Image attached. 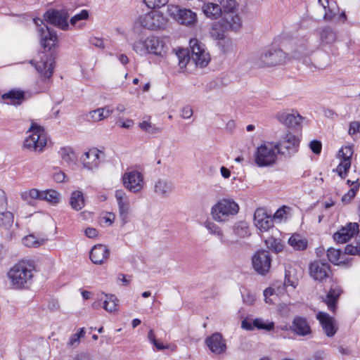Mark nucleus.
Instances as JSON below:
<instances>
[{
	"instance_id": "1",
	"label": "nucleus",
	"mask_w": 360,
	"mask_h": 360,
	"mask_svg": "<svg viewBox=\"0 0 360 360\" xmlns=\"http://www.w3.org/2000/svg\"><path fill=\"white\" fill-rule=\"evenodd\" d=\"M34 264L31 261H20L10 269L8 278L14 288H27L32 281Z\"/></svg>"
},
{
	"instance_id": "2",
	"label": "nucleus",
	"mask_w": 360,
	"mask_h": 360,
	"mask_svg": "<svg viewBox=\"0 0 360 360\" xmlns=\"http://www.w3.org/2000/svg\"><path fill=\"white\" fill-rule=\"evenodd\" d=\"M288 55L280 49H264L255 59V64L259 68L273 67L284 63Z\"/></svg>"
},
{
	"instance_id": "3",
	"label": "nucleus",
	"mask_w": 360,
	"mask_h": 360,
	"mask_svg": "<svg viewBox=\"0 0 360 360\" xmlns=\"http://www.w3.org/2000/svg\"><path fill=\"white\" fill-rule=\"evenodd\" d=\"M238 211L239 206L234 200L224 198L212 207L211 214L215 221L225 222L235 216Z\"/></svg>"
},
{
	"instance_id": "4",
	"label": "nucleus",
	"mask_w": 360,
	"mask_h": 360,
	"mask_svg": "<svg viewBox=\"0 0 360 360\" xmlns=\"http://www.w3.org/2000/svg\"><path fill=\"white\" fill-rule=\"evenodd\" d=\"M29 132L31 134L25 140L23 146L25 148L41 151L46 145V134L44 129L36 123H32Z\"/></svg>"
},
{
	"instance_id": "5",
	"label": "nucleus",
	"mask_w": 360,
	"mask_h": 360,
	"mask_svg": "<svg viewBox=\"0 0 360 360\" xmlns=\"http://www.w3.org/2000/svg\"><path fill=\"white\" fill-rule=\"evenodd\" d=\"M277 153L275 143H264L257 149L255 162L259 167L271 165L275 162Z\"/></svg>"
},
{
	"instance_id": "6",
	"label": "nucleus",
	"mask_w": 360,
	"mask_h": 360,
	"mask_svg": "<svg viewBox=\"0 0 360 360\" xmlns=\"http://www.w3.org/2000/svg\"><path fill=\"white\" fill-rule=\"evenodd\" d=\"M189 46L191 51V60L196 66L205 67L210 60V56L209 53L205 51V44L194 38L190 39Z\"/></svg>"
},
{
	"instance_id": "7",
	"label": "nucleus",
	"mask_w": 360,
	"mask_h": 360,
	"mask_svg": "<svg viewBox=\"0 0 360 360\" xmlns=\"http://www.w3.org/2000/svg\"><path fill=\"white\" fill-rule=\"evenodd\" d=\"M34 21L37 25H39V22H40L41 25H44L43 27L38 28L41 46L44 51H51L56 46L58 41L56 32L47 25H44L42 20L38 18L34 19Z\"/></svg>"
},
{
	"instance_id": "8",
	"label": "nucleus",
	"mask_w": 360,
	"mask_h": 360,
	"mask_svg": "<svg viewBox=\"0 0 360 360\" xmlns=\"http://www.w3.org/2000/svg\"><path fill=\"white\" fill-rule=\"evenodd\" d=\"M166 18L157 11L145 13L139 16L136 20V23L148 30L160 29L166 25Z\"/></svg>"
},
{
	"instance_id": "9",
	"label": "nucleus",
	"mask_w": 360,
	"mask_h": 360,
	"mask_svg": "<svg viewBox=\"0 0 360 360\" xmlns=\"http://www.w3.org/2000/svg\"><path fill=\"white\" fill-rule=\"evenodd\" d=\"M300 139L291 132L286 133L281 140L275 143L277 153L291 155L298 150Z\"/></svg>"
},
{
	"instance_id": "10",
	"label": "nucleus",
	"mask_w": 360,
	"mask_h": 360,
	"mask_svg": "<svg viewBox=\"0 0 360 360\" xmlns=\"http://www.w3.org/2000/svg\"><path fill=\"white\" fill-rule=\"evenodd\" d=\"M271 263V257L267 250H259L252 257L253 269L258 274L262 276H265L269 272Z\"/></svg>"
},
{
	"instance_id": "11",
	"label": "nucleus",
	"mask_w": 360,
	"mask_h": 360,
	"mask_svg": "<svg viewBox=\"0 0 360 360\" xmlns=\"http://www.w3.org/2000/svg\"><path fill=\"white\" fill-rule=\"evenodd\" d=\"M274 117L280 124L291 129L300 126L303 120V117L298 112L293 110H283L278 111L274 115Z\"/></svg>"
},
{
	"instance_id": "12",
	"label": "nucleus",
	"mask_w": 360,
	"mask_h": 360,
	"mask_svg": "<svg viewBox=\"0 0 360 360\" xmlns=\"http://www.w3.org/2000/svg\"><path fill=\"white\" fill-rule=\"evenodd\" d=\"M169 12L174 18L185 25H193L197 22V15L191 9L181 8L179 6H172L169 8Z\"/></svg>"
},
{
	"instance_id": "13",
	"label": "nucleus",
	"mask_w": 360,
	"mask_h": 360,
	"mask_svg": "<svg viewBox=\"0 0 360 360\" xmlns=\"http://www.w3.org/2000/svg\"><path fill=\"white\" fill-rule=\"evenodd\" d=\"M45 20L63 30H68L69 25L68 22V14L65 10H48L44 15Z\"/></svg>"
},
{
	"instance_id": "14",
	"label": "nucleus",
	"mask_w": 360,
	"mask_h": 360,
	"mask_svg": "<svg viewBox=\"0 0 360 360\" xmlns=\"http://www.w3.org/2000/svg\"><path fill=\"white\" fill-rule=\"evenodd\" d=\"M124 186L129 191L137 193L143 187V176L136 170L125 172L122 176Z\"/></svg>"
},
{
	"instance_id": "15",
	"label": "nucleus",
	"mask_w": 360,
	"mask_h": 360,
	"mask_svg": "<svg viewBox=\"0 0 360 360\" xmlns=\"http://www.w3.org/2000/svg\"><path fill=\"white\" fill-rule=\"evenodd\" d=\"M330 272V265L322 260H316L309 265V274L316 281H323Z\"/></svg>"
},
{
	"instance_id": "16",
	"label": "nucleus",
	"mask_w": 360,
	"mask_h": 360,
	"mask_svg": "<svg viewBox=\"0 0 360 360\" xmlns=\"http://www.w3.org/2000/svg\"><path fill=\"white\" fill-rule=\"evenodd\" d=\"M359 231L357 223H349L334 233L333 239L337 243H345L354 237Z\"/></svg>"
},
{
	"instance_id": "17",
	"label": "nucleus",
	"mask_w": 360,
	"mask_h": 360,
	"mask_svg": "<svg viewBox=\"0 0 360 360\" xmlns=\"http://www.w3.org/2000/svg\"><path fill=\"white\" fill-rule=\"evenodd\" d=\"M205 344L210 351L216 354L224 353L227 348L225 340L219 333H215L207 338Z\"/></svg>"
},
{
	"instance_id": "18",
	"label": "nucleus",
	"mask_w": 360,
	"mask_h": 360,
	"mask_svg": "<svg viewBox=\"0 0 360 360\" xmlns=\"http://www.w3.org/2000/svg\"><path fill=\"white\" fill-rule=\"evenodd\" d=\"M254 223L261 231H266L273 226V219L262 208L255 210Z\"/></svg>"
},
{
	"instance_id": "19",
	"label": "nucleus",
	"mask_w": 360,
	"mask_h": 360,
	"mask_svg": "<svg viewBox=\"0 0 360 360\" xmlns=\"http://www.w3.org/2000/svg\"><path fill=\"white\" fill-rule=\"evenodd\" d=\"M290 330L300 336H306L311 333V327L307 319L299 316L293 319Z\"/></svg>"
},
{
	"instance_id": "20",
	"label": "nucleus",
	"mask_w": 360,
	"mask_h": 360,
	"mask_svg": "<svg viewBox=\"0 0 360 360\" xmlns=\"http://www.w3.org/2000/svg\"><path fill=\"white\" fill-rule=\"evenodd\" d=\"M35 68L44 79H50L54 68V59L52 56L46 57V60L41 57V60L36 63Z\"/></svg>"
},
{
	"instance_id": "21",
	"label": "nucleus",
	"mask_w": 360,
	"mask_h": 360,
	"mask_svg": "<svg viewBox=\"0 0 360 360\" xmlns=\"http://www.w3.org/2000/svg\"><path fill=\"white\" fill-rule=\"evenodd\" d=\"M316 319L320 322L326 335L328 337H333L336 333L333 319L328 314L319 311L316 314Z\"/></svg>"
},
{
	"instance_id": "22",
	"label": "nucleus",
	"mask_w": 360,
	"mask_h": 360,
	"mask_svg": "<svg viewBox=\"0 0 360 360\" xmlns=\"http://www.w3.org/2000/svg\"><path fill=\"white\" fill-rule=\"evenodd\" d=\"M109 256V250L105 245L98 244L90 252V259L94 264H101Z\"/></svg>"
},
{
	"instance_id": "23",
	"label": "nucleus",
	"mask_w": 360,
	"mask_h": 360,
	"mask_svg": "<svg viewBox=\"0 0 360 360\" xmlns=\"http://www.w3.org/2000/svg\"><path fill=\"white\" fill-rule=\"evenodd\" d=\"M1 100L8 105H19L25 101L24 91L12 89L1 95Z\"/></svg>"
},
{
	"instance_id": "24",
	"label": "nucleus",
	"mask_w": 360,
	"mask_h": 360,
	"mask_svg": "<svg viewBox=\"0 0 360 360\" xmlns=\"http://www.w3.org/2000/svg\"><path fill=\"white\" fill-rule=\"evenodd\" d=\"M341 293L342 290L337 285H333L326 295V297L323 299V302L326 304L330 311H335L337 302Z\"/></svg>"
},
{
	"instance_id": "25",
	"label": "nucleus",
	"mask_w": 360,
	"mask_h": 360,
	"mask_svg": "<svg viewBox=\"0 0 360 360\" xmlns=\"http://www.w3.org/2000/svg\"><path fill=\"white\" fill-rule=\"evenodd\" d=\"M146 47L148 53L161 55L164 51L165 44L160 38L150 36L146 38Z\"/></svg>"
},
{
	"instance_id": "26",
	"label": "nucleus",
	"mask_w": 360,
	"mask_h": 360,
	"mask_svg": "<svg viewBox=\"0 0 360 360\" xmlns=\"http://www.w3.org/2000/svg\"><path fill=\"white\" fill-rule=\"evenodd\" d=\"M174 185L171 181L158 179L154 186V191L162 197H167L173 191Z\"/></svg>"
},
{
	"instance_id": "27",
	"label": "nucleus",
	"mask_w": 360,
	"mask_h": 360,
	"mask_svg": "<svg viewBox=\"0 0 360 360\" xmlns=\"http://www.w3.org/2000/svg\"><path fill=\"white\" fill-rule=\"evenodd\" d=\"M99 151L96 149L89 150L85 153L84 157L82 158L84 167L89 169L97 167L98 165Z\"/></svg>"
},
{
	"instance_id": "28",
	"label": "nucleus",
	"mask_w": 360,
	"mask_h": 360,
	"mask_svg": "<svg viewBox=\"0 0 360 360\" xmlns=\"http://www.w3.org/2000/svg\"><path fill=\"white\" fill-rule=\"evenodd\" d=\"M241 20L238 14L234 13L226 14L224 17V27L233 31L238 30L241 27Z\"/></svg>"
},
{
	"instance_id": "29",
	"label": "nucleus",
	"mask_w": 360,
	"mask_h": 360,
	"mask_svg": "<svg viewBox=\"0 0 360 360\" xmlns=\"http://www.w3.org/2000/svg\"><path fill=\"white\" fill-rule=\"evenodd\" d=\"M70 205L73 210H81L85 206L83 193L79 191H73L70 196Z\"/></svg>"
},
{
	"instance_id": "30",
	"label": "nucleus",
	"mask_w": 360,
	"mask_h": 360,
	"mask_svg": "<svg viewBox=\"0 0 360 360\" xmlns=\"http://www.w3.org/2000/svg\"><path fill=\"white\" fill-rule=\"evenodd\" d=\"M202 11L206 16L212 19L218 18L222 13L220 5L214 3L205 4Z\"/></svg>"
},
{
	"instance_id": "31",
	"label": "nucleus",
	"mask_w": 360,
	"mask_h": 360,
	"mask_svg": "<svg viewBox=\"0 0 360 360\" xmlns=\"http://www.w3.org/2000/svg\"><path fill=\"white\" fill-rule=\"evenodd\" d=\"M320 39L323 44H333L337 39L336 32L330 27H323L319 32Z\"/></svg>"
},
{
	"instance_id": "32",
	"label": "nucleus",
	"mask_w": 360,
	"mask_h": 360,
	"mask_svg": "<svg viewBox=\"0 0 360 360\" xmlns=\"http://www.w3.org/2000/svg\"><path fill=\"white\" fill-rule=\"evenodd\" d=\"M105 299L103 302V309L110 312L112 313L118 309V299L114 295H105Z\"/></svg>"
},
{
	"instance_id": "33",
	"label": "nucleus",
	"mask_w": 360,
	"mask_h": 360,
	"mask_svg": "<svg viewBox=\"0 0 360 360\" xmlns=\"http://www.w3.org/2000/svg\"><path fill=\"white\" fill-rule=\"evenodd\" d=\"M288 243L296 250H303L307 247V240L299 234H293L289 238Z\"/></svg>"
},
{
	"instance_id": "34",
	"label": "nucleus",
	"mask_w": 360,
	"mask_h": 360,
	"mask_svg": "<svg viewBox=\"0 0 360 360\" xmlns=\"http://www.w3.org/2000/svg\"><path fill=\"white\" fill-rule=\"evenodd\" d=\"M233 233L239 238H245L250 235V231L248 224L241 221L236 223L233 226Z\"/></svg>"
},
{
	"instance_id": "35",
	"label": "nucleus",
	"mask_w": 360,
	"mask_h": 360,
	"mask_svg": "<svg viewBox=\"0 0 360 360\" xmlns=\"http://www.w3.org/2000/svg\"><path fill=\"white\" fill-rule=\"evenodd\" d=\"M204 225L211 234L217 236L222 243L227 244V241L224 239L223 231L216 224L207 220Z\"/></svg>"
},
{
	"instance_id": "36",
	"label": "nucleus",
	"mask_w": 360,
	"mask_h": 360,
	"mask_svg": "<svg viewBox=\"0 0 360 360\" xmlns=\"http://www.w3.org/2000/svg\"><path fill=\"white\" fill-rule=\"evenodd\" d=\"M52 205H56L60 200V195L55 190H47L42 191V199Z\"/></svg>"
},
{
	"instance_id": "37",
	"label": "nucleus",
	"mask_w": 360,
	"mask_h": 360,
	"mask_svg": "<svg viewBox=\"0 0 360 360\" xmlns=\"http://www.w3.org/2000/svg\"><path fill=\"white\" fill-rule=\"evenodd\" d=\"M252 323H254L255 328H256L258 330L271 331L275 328V324L273 321H269L268 320L265 321L261 318L255 319L252 321Z\"/></svg>"
},
{
	"instance_id": "38",
	"label": "nucleus",
	"mask_w": 360,
	"mask_h": 360,
	"mask_svg": "<svg viewBox=\"0 0 360 360\" xmlns=\"http://www.w3.org/2000/svg\"><path fill=\"white\" fill-rule=\"evenodd\" d=\"M58 153L62 160L68 164L76 161V155L70 147H63Z\"/></svg>"
},
{
	"instance_id": "39",
	"label": "nucleus",
	"mask_w": 360,
	"mask_h": 360,
	"mask_svg": "<svg viewBox=\"0 0 360 360\" xmlns=\"http://www.w3.org/2000/svg\"><path fill=\"white\" fill-rule=\"evenodd\" d=\"M265 244L269 249L276 253L281 252L283 249L281 240L274 237H269L266 239Z\"/></svg>"
},
{
	"instance_id": "40",
	"label": "nucleus",
	"mask_w": 360,
	"mask_h": 360,
	"mask_svg": "<svg viewBox=\"0 0 360 360\" xmlns=\"http://www.w3.org/2000/svg\"><path fill=\"white\" fill-rule=\"evenodd\" d=\"M22 241L25 245H26L27 247L37 248L41 245H44L46 241V239H38L34 235H29L24 237Z\"/></svg>"
},
{
	"instance_id": "41",
	"label": "nucleus",
	"mask_w": 360,
	"mask_h": 360,
	"mask_svg": "<svg viewBox=\"0 0 360 360\" xmlns=\"http://www.w3.org/2000/svg\"><path fill=\"white\" fill-rule=\"evenodd\" d=\"M221 8V12L226 14L234 13L237 8L236 0H218Z\"/></svg>"
},
{
	"instance_id": "42",
	"label": "nucleus",
	"mask_w": 360,
	"mask_h": 360,
	"mask_svg": "<svg viewBox=\"0 0 360 360\" xmlns=\"http://www.w3.org/2000/svg\"><path fill=\"white\" fill-rule=\"evenodd\" d=\"M351 167V160L349 159H342L341 162L335 169L338 175L342 178L345 179L347 176V172Z\"/></svg>"
},
{
	"instance_id": "43",
	"label": "nucleus",
	"mask_w": 360,
	"mask_h": 360,
	"mask_svg": "<svg viewBox=\"0 0 360 360\" xmlns=\"http://www.w3.org/2000/svg\"><path fill=\"white\" fill-rule=\"evenodd\" d=\"M176 56L178 59L179 65L181 69L186 68V65L191 60L187 49H179L178 51H176Z\"/></svg>"
},
{
	"instance_id": "44",
	"label": "nucleus",
	"mask_w": 360,
	"mask_h": 360,
	"mask_svg": "<svg viewBox=\"0 0 360 360\" xmlns=\"http://www.w3.org/2000/svg\"><path fill=\"white\" fill-rule=\"evenodd\" d=\"M13 223V214L11 212L0 210V226L9 229Z\"/></svg>"
},
{
	"instance_id": "45",
	"label": "nucleus",
	"mask_w": 360,
	"mask_h": 360,
	"mask_svg": "<svg viewBox=\"0 0 360 360\" xmlns=\"http://www.w3.org/2000/svg\"><path fill=\"white\" fill-rule=\"evenodd\" d=\"M86 334V331L84 328H81L79 329V331L73 335H72L69 339L68 342V347H75L79 345L80 342V339L84 338Z\"/></svg>"
},
{
	"instance_id": "46",
	"label": "nucleus",
	"mask_w": 360,
	"mask_h": 360,
	"mask_svg": "<svg viewBox=\"0 0 360 360\" xmlns=\"http://www.w3.org/2000/svg\"><path fill=\"white\" fill-rule=\"evenodd\" d=\"M340 255L341 251L338 249L330 248L327 250L328 260L334 264H338L341 262V261H340Z\"/></svg>"
},
{
	"instance_id": "47",
	"label": "nucleus",
	"mask_w": 360,
	"mask_h": 360,
	"mask_svg": "<svg viewBox=\"0 0 360 360\" xmlns=\"http://www.w3.org/2000/svg\"><path fill=\"white\" fill-rule=\"evenodd\" d=\"M133 50L139 55H146L148 53L146 47V39L135 41L133 44Z\"/></svg>"
},
{
	"instance_id": "48",
	"label": "nucleus",
	"mask_w": 360,
	"mask_h": 360,
	"mask_svg": "<svg viewBox=\"0 0 360 360\" xmlns=\"http://www.w3.org/2000/svg\"><path fill=\"white\" fill-rule=\"evenodd\" d=\"M119 214L122 222V224H125L129 221V214L130 212V205H120L118 206Z\"/></svg>"
},
{
	"instance_id": "49",
	"label": "nucleus",
	"mask_w": 360,
	"mask_h": 360,
	"mask_svg": "<svg viewBox=\"0 0 360 360\" xmlns=\"http://www.w3.org/2000/svg\"><path fill=\"white\" fill-rule=\"evenodd\" d=\"M115 196L118 206L129 205V198L122 190H117Z\"/></svg>"
},
{
	"instance_id": "50",
	"label": "nucleus",
	"mask_w": 360,
	"mask_h": 360,
	"mask_svg": "<svg viewBox=\"0 0 360 360\" xmlns=\"http://www.w3.org/2000/svg\"><path fill=\"white\" fill-rule=\"evenodd\" d=\"M358 189H359V185H356L353 188H350L348 191V192L342 197V199H341L342 202L344 204L349 203L351 202V200L356 195V191H358Z\"/></svg>"
},
{
	"instance_id": "51",
	"label": "nucleus",
	"mask_w": 360,
	"mask_h": 360,
	"mask_svg": "<svg viewBox=\"0 0 360 360\" xmlns=\"http://www.w3.org/2000/svg\"><path fill=\"white\" fill-rule=\"evenodd\" d=\"M146 5L150 8H158L165 6L168 0H143Z\"/></svg>"
},
{
	"instance_id": "52",
	"label": "nucleus",
	"mask_w": 360,
	"mask_h": 360,
	"mask_svg": "<svg viewBox=\"0 0 360 360\" xmlns=\"http://www.w3.org/2000/svg\"><path fill=\"white\" fill-rule=\"evenodd\" d=\"M345 253L351 255H360V242H357L356 245H347L345 248Z\"/></svg>"
},
{
	"instance_id": "53",
	"label": "nucleus",
	"mask_w": 360,
	"mask_h": 360,
	"mask_svg": "<svg viewBox=\"0 0 360 360\" xmlns=\"http://www.w3.org/2000/svg\"><path fill=\"white\" fill-rule=\"evenodd\" d=\"M353 155V149L350 146H346L342 147V148L339 150L338 155L342 158V159H349L351 160V158Z\"/></svg>"
},
{
	"instance_id": "54",
	"label": "nucleus",
	"mask_w": 360,
	"mask_h": 360,
	"mask_svg": "<svg viewBox=\"0 0 360 360\" xmlns=\"http://www.w3.org/2000/svg\"><path fill=\"white\" fill-rule=\"evenodd\" d=\"M88 17L89 12L86 10H82L79 13L75 15L70 18V23L75 26L78 21L87 19Z\"/></svg>"
},
{
	"instance_id": "55",
	"label": "nucleus",
	"mask_w": 360,
	"mask_h": 360,
	"mask_svg": "<svg viewBox=\"0 0 360 360\" xmlns=\"http://www.w3.org/2000/svg\"><path fill=\"white\" fill-rule=\"evenodd\" d=\"M102 110L99 108L92 110L89 112V118L94 122H98L103 120V115L102 114Z\"/></svg>"
},
{
	"instance_id": "56",
	"label": "nucleus",
	"mask_w": 360,
	"mask_h": 360,
	"mask_svg": "<svg viewBox=\"0 0 360 360\" xmlns=\"http://www.w3.org/2000/svg\"><path fill=\"white\" fill-rule=\"evenodd\" d=\"M115 216L112 212H107L101 218V223H103L105 226H110L115 221Z\"/></svg>"
},
{
	"instance_id": "57",
	"label": "nucleus",
	"mask_w": 360,
	"mask_h": 360,
	"mask_svg": "<svg viewBox=\"0 0 360 360\" xmlns=\"http://www.w3.org/2000/svg\"><path fill=\"white\" fill-rule=\"evenodd\" d=\"M309 148L315 154H319L321 151L322 145L321 141L313 140L309 143Z\"/></svg>"
},
{
	"instance_id": "58",
	"label": "nucleus",
	"mask_w": 360,
	"mask_h": 360,
	"mask_svg": "<svg viewBox=\"0 0 360 360\" xmlns=\"http://www.w3.org/2000/svg\"><path fill=\"white\" fill-rule=\"evenodd\" d=\"M211 35L216 39H222L224 37L223 31L221 30L219 26L217 25L212 27Z\"/></svg>"
},
{
	"instance_id": "59",
	"label": "nucleus",
	"mask_w": 360,
	"mask_h": 360,
	"mask_svg": "<svg viewBox=\"0 0 360 360\" xmlns=\"http://www.w3.org/2000/svg\"><path fill=\"white\" fill-rule=\"evenodd\" d=\"M241 328L244 330L252 331L255 329V326L254 323H252V321H251V320L245 319L242 321Z\"/></svg>"
},
{
	"instance_id": "60",
	"label": "nucleus",
	"mask_w": 360,
	"mask_h": 360,
	"mask_svg": "<svg viewBox=\"0 0 360 360\" xmlns=\"http://www.w3.org/2000/svg\"><path fill=\"white\" fill-rule=\"evenodd\" d=\"M193 109L191 106H184L181 110V117L184 119H188L193 115Z\"/></svg>"
},
{
	"instance_id": "61",
	"label": "nucleus",
	"mask_w": 360,
	"mask_h": 360,
	"mask_svg": "<svg viewBox=\"0 0 360 360\" xmlns=\"http://www.w3.org/2000/svg\"><path fill=\"white\" fill-rule=\"evenodd\" d=\"M356 132H360V123L359 122H352L349 124V134L354 135Z\"/></svg>"
},
{
	"instance_id": "62",
	"label": "nucleus",
	"mask_w": 360,
	"mask_h": 360,
	"mask_svg": "<svg viewBox=\"0 0 360 360\" xmlns=\"http://www.w3.org/2000/svg\"><path fill=\"white\" fill-rule=\"evenodd\" d=\"M29 195L32 199H42V191H40L37 189L32 188L29 191Z\"/></svg>"
},
{
	"instance_id": "63",
	"label": "nucleus",
	"mask_w": 360,
	"mask_h": 360,
	"mask_svg": "<svg viewBox=\"0 0 360 360\" xmlns=\"http://www.w3.org/2000/svg\"><path fill=\"white\" fill-rule=\"evenodd\" d=\"M85 235L89 238H94L97 236L98 231L94 228L89 227L85 229Z\"/></svg>"
},
{
	"instance_id": "64",
	"label": "nucleus",
	"mask_w": 360,
	"mask_h": 360,
	"mask_svg": "<svg viewBox=\"0 0 360 360\" xmlns=\"http://www.w3.org/2000/svg\"><path fill=\"white\" fill-rule=\"evenodd\" d=\"M89 42L91 44L96 47L103 48V41L101 39L97 37H92L89 39Z\"/></svg>"
}]
</instances>
